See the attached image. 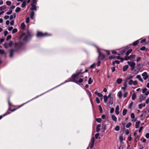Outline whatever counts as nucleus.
<instances>
[{
	"mask_svg": "<svg viewBox=\"0 0 149 149\" xmlns=\"http://www.w3.org/2000/svg\"><path fill=\"white\" fill-rule=\"evenodd\" d=\"M80 72H77L75 74L72 75V81L77 84L81 83L82 82L83 79L81 78H80L78 77V76L80 74Z\"/></svg>",
	"mask_w": 149,
	"mask_h": 149,
	"instance_id": "obj_1",
	"label": "nucleus"
},
{
	"mask_svg": "<svg viewBox=\"0 0 149 149\" xmlns=\"http://www.w3.org/2000/svg\"><path fill=\"white\" fill-rule=\"evenodd\" d=\"M33 36V34H31L28 31H27V34H26L24 33H23L22 35V37H24V38L23 39V40L25 41H28L30 40Z\"/></svg>",
	"mask_w": 149,
	"mask_h": 149,
	"instance_id": "obj_2",
	"label": "nucleus"
},
{
	"mask_svg": "<svg viewBox=\"0 0 149 149\" xmlns=\"http://www.w3.org/2000/svg\"><path fill=\"white\" fill-rule=\"evenodd\" d=\"M65 82H63V83H61V84H59V85H58V86H56V87H54V88H52V89H50V90H49L48 91H47V92H45V93H42V94H40V95H38V96H36V97H35V98H33L32 99H31V100H29V101H28L27 102H26V103H24L23 104H22V105H21L20 106V107H21L22 106H23L24 104H26L27 103H28V102H29V101H31V100H33V99H36V98H37V97H39V96H41V95H42L43 94H44V93H47V92H48V91H50V90H52V89H54V88H56V87H58V86H61V85H62V84H65Z\"/></svg>",
	"mask_w": 149,
	"mask_h": 149,
	"instance_id": "obj_3",
	"label": "nucleus"
},
{
	"mask_svg": "<svg viewBox=\"0 0 149 149\" xmlns=\"http://www.w3.org/2000/svg\"><path fill=\"white\" fill-rule=\"evenodd\" d=\"M65 82H63V83H61V84H59V85H58V86H56V87H54V88H52V89H50V90H49L48 91H47V92H45V93H42V94H40V95H38V96H36V97H35V98H33L32 99H31V100H29V101H28L27 102H26V103H24L23 104H22V105H21L20 106V107H21L22 106H23L24 104H26L27 103H28V102H29V101H31V100H33V99H36V98H37V97H39V96H41V95H42L43 94H44V93H47V92H48V91H50V90H52V89H54V88H56V87H58V86H61V85H62V84H65Z\"/></svg>",
	"mask_w": 149,
	"mask_h": 149,
	"instance_id": "obj_4",
	"label": "nucleus"
},
{
	"mask_svg": "<svg viewBox=\"0 0 149 149\" xmlns=\"http://www.w3.org/2000/svg\"><path fill=\"white\" fill-rule=\"evenodd\" d=\"M36 36L37 37H41L44 36H49V35L47 33L43 34L41 32H38Z\"/></svg>",
	"mask_w": 149,
	"mask_h": 149,
	"instance_id": "obj_5",
	"label": "nucleus"
},
{
	"mask_svg": "<svg viewBox=\"0 0 149 149\" xmlns=\"http://www.w3.org/2000/svg\"><path fill=\"white\" fill-rule=\"evenodd\" d=\"M98 52L99 54L98 56L99 59L101 60H103L105 58V55L99 51H98Z\"/></svg>",
	"mask_w": 149,
	"mask_h": 149,
	"instance_id": "obj_6",
	"label": "nucleus"
},
{
	"mask_svg": "<svg viewBox=\"0 0 149 149\" xmlns=\"http://www.w3.org/2000/svg\"><path fill=\"white\" fill-rule=\"evenodd\" d=\"M129 85H132L133 84L134 86L136 85L137 84V82L136 80L133 81L132 80H130L128 82Z\"/></svg>",
	"mask_w": 149,
	"mask_h": 149,
	"instance_id": "obj_7",
	"label": "nucleus"
},
{
	"mask_svg": "<svg viewBox=\"0 0 149 149\" xmlns=\"http://www.w3.org/2000/svg\"><path fill=\"white\" fill-rule=\"evenodd\" d=\"M95 142V139L94 137H93L91 139L90 142V148L91 149H92L94 143Z\"/></svg>",
	"mask_w": 149,
	"mask_h": 149,
	"instance_id": "obj_8",
	"label": "nucleus"
},
{
	"mask_svg": "<svg viewBox=\"0 0 149 149\" xmlns=\"http://www.w3.org/2000/svg\"><path fill=\"white\" fill-rule=\"evenodd\" d=\"M146 98V97L144 96L143 95H141L139 96V98L138 100V101L139 102H140L143 100H144Z\"/></svg>",
	"mask_w": 149,
	"mask_h": 149,
	"instance_id": "obj_9",
	"label": "nucleus"
},
{
	"mask_svg": "<svg viewBox=\"0 0 149 149\" xmlns=\"http://www.w3.org/2000/svg\"><path fill=\"white\" fill-rule=\"evenodd\" d=\"M128 64L130 65L132 68L131 70H133L134 68V66L135 65V63L134 62H130L128 61L127 62Z\"/></svg>",
	"mask_w": 149,
	"mask_h": 149,
	"instance_id": "obj_10",
	"label": "nucleus"
},
{
	"mask_svg": "<svg viewBox=\"0 0 149 149\" xmlns=\"http://www.w3.org/2000/svg\"><path fill=\"white\" fill-rule=\"evenodd\" d=\"M17 50L16 49H12L10 51V54L9 56L10 58H12L13 57L14 53L17 52Z\"/></svg>",
	"mask_w": 149,
	"mask_h": 149,
	"instance_id": "obj_11",
	"label": "nucleus"
},
{
	"mask_svg": "<svg viewBox=\"0 0 149 149\" xmlns=\"http://www.w3.org/2000/svg\"><path fill=\"white\" fill-rule=\"evenodd\" d=\"M147 74V73L146 72H144L142 74V75L144 80H146L148 78V75Z\"/></svg>",
	"mask_w": 149,
	"mask_h": 149,
	"instance_id": "obj_12",
	"label": "nucleus"
},
{
	"mask_svg": "<svg viewBox=\"0 0 149 149\" xmlns=\"http://www.w3.org/2000/svg\"><path fill=\"white\" fill-rule=\"evenodd\" d=\"M36 5H31L32 7L30 8V10L31 11L35 10L36 11L37 8H38L39 7L38 6L37 7Z\"/></svg>",
	"mask_w": 149,
	"mask_h": 149,
	"instance_id": "obj_13",
	"label": "nucleus"
},
{
	"mask_svg": "<svg viewBox=\"0 0 149 149\" xmlns=\"http://www.w3.org/2000/svg\"><path fill=\"white\" fill-rule=\"evenodd\" d=\"M22 45V42H20L18 44L15 43V46L16 47H18L19 48H20Z\"/></svg>",
	"mask_w": 149,
	"mask_h": 149,
	"instance_id": "obj_14",
	"label": "nucleus"
},
{
	"mask_svg": "<svg viewBox=\"0 0 149 149\" xmlns=\"http://www.w3.org/2000/svg\"><path fill=\"white\" fill-rule=\"evenodd\" d=\"M119 107L118 106H117L115 109V112L116 113V115H118L119 114Z\"/></svg>",
	"mask_w": 149,
	"mask_h": 149,
	"instance_id": "obj_15",
	"label": "nucleus"
},
{
	"mask_svg": "<svg viewBox=\"0 0 149 149\" xmlns=\"http://www.w3.org/2000/svg\"><path fill=\"white\" fill-rule=\"evenodd\" d=\"M109 100V103L111 105L113 104V97H110Z\"/></svg>",
	"mask_w": 149,
	"mask_h": 149,
	"instance_id": "obj_16",
	"label": "nucleus"
},
{
	"mask_svg": "<svg viewBox=\"0 0 149 149\" xmlns=\"http://www.w3.org/2000/svg\"><path fill=\"white\" fill-rule=\"evenodd\" d=\"M136 78L138 79L139 81H140L141 82H143V81L142 79L141 78V76L139 75H137L136 76Z\"/></svg>",
	"mask_w": 149,
	"mask_h": 149,
	"instance_id": "obj_17",
	"label": "nucleus"
},
{
	"mask_svg": "<svg viewBox=\"0 0 149 149\" xmlns=\"http://www.w3.org/2000/svg\"><path fill=\"white\" fill-rule=\"evenodd\" d=\"M35 13L33 11H32L30 14V18L32 19H34V15Z\"/></svg>",
	"mask_w": 149,
	"mask_h": 149,
	"instance_id": "obj_18",
	"label": "nucleus"
},
{
	"mask_svg": "<svg viewBox=\"0 0 149 149\" xmlns=\"http://www.w3.org/2000/svg\"><path fill=\"white\" fill-rule=\"evenodd\" d=\"M37 0H32L31 5H36Z\"/></svg>",
	"mask_w": 149,
	"mask_h": 149,
	"instance_id": "obj_19",
	"label": "nucleus"
},
{
	"mask_svg": "<svg viewBox=\"0 0 149 149\" xmlns=\"http://www.w3.org/2000/svg\"><path fill=\"white\" fill-rule=\"evenodd\" d=\"M129 66L128 65H126L123 67V71L124 72L128 68Z\"/></svg>",
	"mask_w": 149,
	"mask_h": 149,
	"instance_id": "obj_20",
	"label": "nucleus"
},
{
	"mask_svg": "<svg viewBox=\"0 0 149 149\" xmlns=\"http://www.w3.org/2000/svg\"><path fill=\"white\" fill-rule=\"evenodd\" d=\"M6 8V5H3L0 7V11L4 10Z\"/></svg>",
	"mask_w": 149,
	"mask_h": 149,
	"instance_id": "obj_21",
	"label": "nucleus"
},
{
	"mask_svg": "<svg viewBox=\"0 0 149 149\" xmlns=\"http://www.w3.org/2000/svg\"><path fill=\"white\" fill-rule=\"evenodd\" d=\"M145 106V103L140 104L139 105V109H141L143 107H144Z\"/></svg>",
	"mask_w": 149,
	"mask_h": 149,
	"instance_id": "obj_22",
	"label": "nucleus"
},
{
	"mask_svg": "<svg viewBox=\"0 0 149 149\" xmlns=\"http://www.w3.org/2000/svg\"><path fill=\"white\" fill-rule=\"evenodd\" d=\"M117 96L119 98H121L122 97V94L121 91H119L118 92Z\"/></svg>",
	"mask_w": 149,
	"mask_h": 149,
	"instance_id": "obj_23",
	"label": "nucleus"
},
{
	"mask_svg": "<svg viewBox=\"0 0 149 149\" xmlns=\"http://www.w3.org/2000/svg\"><path fill=\"white\" fill-rule=\"evenodd\" d=\"M100 127H101V125L100 124H98L97 125V126H96V132H99V131H100Z\"/></svg>",
	"mask_w": 149,
	"mask_h": 149,
	"instance_id": "obj_24",
	"label": "nucleus"
},
{
	"mask_svg": "<svg viewBox=\"0 0 149 149\" xmlns=\"http://www.w3.org/2000/svg\"><path fill=\"white\" fill-rule=\"evenodd\" d=\"M133 78V77L131 75L129 76L128 77L126 78L125 80V82H127L129 80L132 79Z\"/></svg>",
	"mask_w": 149,
	"mask_h": 149,
	"instance_id": "obj_25",
	"label": "nucleus"
},
{
	"mask_svg": "<svg viewBox=\"0 0 149 149\" xmlns=\"http://www.w3.org/2000/svg\"><path fill=\"white\" fill-rule=\"evenodd\" d=\"M122 81V79L121 78H119L117 79L116 81L117 83L118 84H121Z\"/></svg>",
	"mask_w": 149,
	"mask_h": 149,
	"instance_id": "obj_26",
	"label": "nucleus"
},
{
	"mask_svg": "<svg viewBox=\"0 0 149 149\" xmlns=\"http://www.w3.org/2000/svg\"><path fill=\"white\" fill-rule=\"evenodd\" d=\"M26 1H23L22 4V5H21V7L22 8H23L25 6H26Z\"/></svg>",
	"mask_w": 149,
	"mask_h": 149,
	"instance_id": "obj_27",
	"label": "nucleus"
},
{
	"mask_svg": "<svg viewBox=\"0 0 149 149\" xmlns=\"http://www.w3.org/2000/svg\"><path fill=\"white\" fill-rule=\"evenodd\" d=\"M21 28L22 29H24L25 28V25L24 23L23 22L21 24Z\"/></svg>",
	"mask_w": 149,
	"mask_h": 149,
	"instance_id": "obj_28",
	"label": "nucleus"
},
{
	"mask_svg": "<svg viewBox=\"0 0 149 149\" xmlns=\"http://www.w3.org/2000/svg\"><path fill=\"white\" fill-rule=\"evenodd\" d=\"M132 49H130L129 50H128L126 53V55L128 56L129 54L132 52Z\"/></svg>",
	"mask_w": 149,
	"mask_h": 149,
	"instance_id": "obj_29",
	"label": "nucleus"
},
{
	"mask_svg": "<svg viewBox=\"0 0 149 149\" xmlns=\"http://www.w3.org/2000/svg\"><path fill=\"white\" fill-rule=\"evenodd\" d=\"M111 118L114 121H116L117 120V118L114 115H113L111 116Z\"/></svg>",
	"mask_w": 149,
	"mask_h": 149,
	"instance_id": "obj_30",
	"label": "nucleus"
},
{
	"mask_svg": "<svg viewBox=\"0 0 149 149\" xmlns=\"http://www.w3.org/2000/svg\"><path fill=\"white\" fill-rule=\"evenodd\" d=\"M0 54L1 55L6 54V53L4 52V50L0 49Z\"/></svg>",
	"mask_w": 149,
	"mask_h": 149,
	"instance_id": "obj_31",
	"label": "nucleus"
},
{
	"mask_svg": "<svg viewBox=\"0 0 149 149\" xmlns=\"http://www.w3.org/2000/svg\"><path fill=\"white\" fill-rule=\"evenodd\" d=\"M127 109H124L123 111V116H125V115L126 113H127Z\"/></svg>",
	"mask_w": 149,
	"mask_h": 149,
	"instance_id": "obj_32",
	"label": "nucleus"
},
{
	"mask_svg": "<svg viewBox=\"0 0 149 149\" xmlns=\"http://www.w3.org/2000/svg\"><path fill=\"white\" fill-rule=\"evenodd\" d=\"M136 95L135 93H134L132 95V99L133 100H134L136 98Z\"/></svg>",
	"mask_w": 149,
	"mask_h": 149,
	"instance_id": "obj_33",
	"label": "nucleus"
},
{
	"mask_svg": "<svg viewBox=\"0 0 149 149\" xmlns=\"http://www.w3.org/2000/svg\"><path fill=\"white\" fill-rule=\"evenodd\" d=\"M140 122H136L135 123V128L137 129L139 127V124Z\"/></svg>",
	"mask_w": 149,
	"mask_h": 149,
	"instance_id": "obj_34",
	"label": "nucleus"
},
{
	"mask_svg": "<svg viewBox=\"0 0 149 149\" xmlns=\"http://www.w3.org/2000/svg\"><path fill=\"white\" fill-rule=\"evenodd\" d=\"M93 82V80L90 77L89 78L88 81V84H91L92 82Z\"/></svg>",
	"mask_w": 149,
	"mask_h": 149,
	"instance_id": "obj_35",
	"label": "nucleus"
},
{
	"mask_svg": "<svg viewBox=\"0 0 149 149\" xmlns=\"http://www.w3.org/2000/svg\"><path fill=\"white\" fill-rule=\"evenodd\" d=\"M135 56V55H131L129 56V59H134V58Z\"/></svg>",
	"mask_w": 149,
	"mask_h": 149,
	"instance_id": "obj_36",
	"label": "nucleus"
},
{
	"mask_svg": "<svg viewBox=\"0 0 149 149\" xmlns=\"http://www.w3.org/2000/svg\"><path fill=\"white\" fill-rule=\"evenodd\" d=\"M139 42V41L138 40H136L134 42L132 43V45L134 46H135L137 45V44Z\"/></svg>",
	"mask_w": 149,
	"mask_h": 149,
	"instance_id": "obj_37",
	"label": "nucleus"
},
{
	"mask_svg": "<svg viewBox=\"0 0 149 149\" xmlns=\"http://www.w3.org/2000/svg\"><path fill=\"white\" fill-rule=\"evenodd\" d=\"M21 10V8L19 7H17L15 9V12L16 13H18Z\"/></svg>",
	"mask_w": 149,
	"mask_h": 149,
	"instance_id": "obj_38",
	"label": "nucleus"
},
{
	"mask_svg": "<svg viewBox=\"0 0 149 149\" xmlns=\"http://www.w3.org/2000/svg\"><path fill=\"white\" fill-rule=\"evenodd\" d=\"M107 100V96L105 95L104 96V101L105 103H106Z\"/></svg>",
	"mask_w": 149,
	"mask_h": 149,
	"instance_id": "obj_39",
	"label": "nucleus"
},
{
	"mask_svg": "<svg viewBox=\"0 0 149 149\" xmlns=\"http://www.w3.org/2000/svg\"><path fill=\"white\" fill-rule=\"evenodd\" d=\"M140 50H142V51H144V50H146V51H147V49H146V47L144 46H143V47H142L141 48H140Z\"/></svg>",
	"mask_w": 149,
	"mask_h": 149,
	"instance_id": "obj_40",
	"label": "nucleus"
},
{
	"mask_svg": "<svg viewBox=\"0 0 149 149\" xmlns=\"http://www.w3.org/2000/svg\"><path fill=\"white\" fill-rule=\"evenodd\" d=\"M17 31V30L16 29H14L13 30L12 33H16Z\"/></svg>",
	"mask_w": 149,
	"mask_h": 149,
	"instance_id": "obj_41",
	"label": "nucleus"
},
{
	"mask_svg": "<svg viewBox=\"0 0 149 149\" xmlns=\"http://www.w3.org/2000/svg\"><path fill=\"white\" fill-rule=\"evenodd\" d=\"M4 47L6 48H7L9 47H10L9 46L8 44H7V43H4Z\"/></svg>",
	"mask_w": 149,
	"mask_h": 149,
	"instance_id": "obj_42",
	"label": "nucleus"
},
{
	"mask_svg": "<svg viewBox=\"0 0 149 149\" xmlns=\"http://www.w3.org/2000/svg\"><path fill=\"white\" fill-rule=\"evenodd\" d=\"M115 130L116 131H118L120 130V127L119 126H117L116 127Z\"/></svg>",
	"mask_w": 149,
	"mask_h": 149,
	"instance_id": "obj_43",
	"label": "nucleus"
},
{
	"mask_svg": "<svg viewBox=\"0 0 149 149\" xmlns=\"http://www.w3.org/2000/svg\"><path fill=\"white\" fill-rule=\"evenodd\" d=\"M11 38V36L10 35L8 36L6 38L7 40H9Z\"/></svg>",
	"mask_w": 149,
	"mask_h": 149,
	"instance_id": "obj_44",
	"label": "nucleus"
},
{
	"mask_svg": "<svg viewBox=\"0 0 149 149\" xmlns=\"http://www.w3.org/2000/svg\"><path fill=\"white\" fill-rule=\"evenodd\" d=\"M124 59L126 61H127L128 59H130L129 56H128L126 55V56H125Z\"/></svg>",
	"mask_w": 149,
	"mask_h": 149,
	"instance_id": "obj_45",
	"label": "nucleus"
},
{
	"mask_svg": "<svg viewBox=\"0 0 149 149\" xmlns=\"http://www.w3.org/2000/svg\"><path fill=\"white\" fill-rule=\"evenodd\" d=\"M12 13V10H10L7 12L6 13V14L8 15H10Z\"/></svg>",
	"mask_w": 149,
	"mask_h": 149,
	"instance_id": "obj_46",
	"label": "nucleus"
},
{
	"mask_svg": "<svg viewBox=\"0 0 149 149\" xmlns=\"http://www.w3.org/2000/svg\"><path fill=\"white\" fill-rule=\"evenodd\" d=\"M101 120L102 119L101 118H97L96 119V121L99 123L101 122Z\"/></svg>",
	"mask_w": 149,
	"mask_h": 149,
	"instance_id": "obj_47",
	"label": "nucleus"
},
{
	"mask_svg": "<svg viewBox=\"0 0 149 149\" xmlns=\"http://www.w3.org/2000/svg\"><path fill=\"white\" fill-rule=\"evenodd\" d=\"M6 3L7 6H10L11 4V3L10 1H6Z\"/></svg>",
	"mask_w": 149,
	"mask_h": 149,
	"instance_id": "obj_48",
	"label": "nucleus"
},
{
	"mask_svg": "<svg viewBox=\"0 0 149 149\" xmlns=\"http://www.w3.org/2000/svg\"><path fill=\"white\" fill-rule=\"evenodd\" d=\"M131 125V123H128L126 125V127L127 128L129 127H130Z\"/></svg>",
	"mask_w": 149,
	"mask_h": 149,
	"instance_id": "obj_49",
	"label": "nucleus"
},
{
	"mask_svg": "<svg viewBox=\"0 0 149 149\" xmlns=\"http://www.w3.org/2000/svg\"><path fill=\"white\" fill-rule=\"evenodd\" d=\"M29 21H30V19H29V17H27L26 19V22L27 23H28L29 22Z\"/></svg>",
	"mask_w": 149,
	"mask_h": 149,
	"instance_id": "obj_50",
	"label": "nucleus"
},
{
	"mask_svg": "<svg viewBox=\"0 0 149 149\" xmlns=\"http://www.w3.org/2000/svg\"><path fill=\"white\" fill-rule=\"evenodd\" d=\"M131 117L132 118H135V116L134 113H132L131 114Z\"/></svg>",
	"mask_w": 149,
	"mask_h": 149,
	"instance_id": "obj_51",
	"label": "nucleus"
},
{
	"mask_svg": "<svg viewBox=\"0 0 149 149\" xmlns=\"http://www.w3.org/2000/svg\"><path fill=\"white\" fill-rule=\"evenodd\" d=\"M96 102L97 104H99L100 103V100H99V98L98 97H97L96 98Z\"/></svg>",
	"mask_w": 149,
	"mask_h": 149,
	"instance_id": "obj_52",
	"label": "nucleus"
},
{
	"mask_svg": "<svg viewBox=\"0 0 149 149\" xmlns=\"http://www.w3.org/2000/svg\"><path fill=\"white\" fill-rule=\"evenodd\" d=\"M99 109L100 111V112L102 113V108L101 107L100 105H99Z\"/></svg>",
	"mask_w": 149,
	"mask_h": 149,
	"instance_id": "obj_53",
	"label": "nucleus"
},
{
	"mask_svg": "<svg viewBox=\"0 0 149 149\" xmlns=\"http://www.w3.org/2000/svg\"><path fill=\"white\" fill-rule=\"evenodd\" d=\"M99 135V133L96 134L95 135V139H97L98 138V137Z\"/></svg>",
	"mask_w": 149,
	"mask_h": 149,
	"instance_id": "obj_54",
	"label": "nucleus"
},
{
	"mask_svg": "<svg viewBox=\"0 0 149 149\" xmlns=\"http://www.w3.org/2000/svg\"><path fill=\"white\" fill-rule=\"evenodd\" d=\"M147 89L146 88L143 89L142 90V92L143 93H145L147 91Z\"/></svg>",
	"mask_w": 149,
	"mask_h": 149,
	"instance_id": "obj_55",
	"label": "nucleus"
},
{
	"mask_svg": "<svg viewBox=\"0 0 149 149\" xmlns=\"http://www.w3.org/2000/svg\"><path fill=\"white\" fill-rule=\"evenodd\" d=\"M9 46L10 47H11L13 43L12 41H10L9 42V43H8Z\"/></svg>",
	"mask_w": 149,
	"mask_h": 149,
	"instance_id": "obj_56",
	"label": "nucleus"
},
{
	"mask_svg": "<svg viewBox=\"0 0 149 149\" xmlns=\"http://www.w3.org/2000/svg\"><path fill=\"white\" fill-rule=\"evenodd\" d=\"M97 95L99 97H102V94L101 93H97Z\"/></svg>",
	"mask_w": 149,
	"mask_h": 149,
	"instance_id": "obj_57",
	"label": "nucleus"
},
{
	"mask_svg": "<svg viewBox=\"0 0 149 149\" xmlns=\"http://www.w3.org/2000/svg\"><path fill=\"white\" fill-rule=\"evenodd\" d=\"M127 94H128V92H125L124 95H123V97H127Z\"/></svg>",
	"mask_w": 149,
	"mask_h": 149,
	"instance_id": "obj_58",
	"label": "nucleus"
},
{
	"mask_svg": "<svg viewBox=\"0 0 149 149\" xmlns=\"http://www.w3.org/2000/svg\"><path fill=\"white\" fill-rule=\"evenodd\" d=\"M111 69L112 72H113L115 71V68L114 67H112Z\"/></svg>",
	"mask_w": 149,
	"mask_h": 149,
	"instance_id": "obj_59",
	"label": "nucleus"
},
{
	"mask_svg": "<svg viewBox=\"0 0 149 149\" xmlns=\"http://www.w3.org/2000/svg\"><path fill=\"white\" fill-rule=\"evenodd\" d=\"M114 110V109L113 108H111L110 111V113H112L113 112Z\"/></svg>",
	"mask_w": 149,
	"mask_h": 149,
	"instance_id": "obj_60",
	"label": "nucleus"
},
{
	"mask_svg": "<svg viewBox=\"0 0 149 149\" xmlns=\"http://www.w3.org/2000/svg\"><path fill=\"white\" fill-rule=\"evenodd\" d=\"M13 29V28L12 26H10L8 28V30L9 31H11Z\"/></svg>",
	"mask_w": 149,
	"mask_h": 149,
	"instance_id": "obj_61",
	"label": "nucleus"
},
{
	"mask_svg": "<svg viewBox=\"0 0 149 149\" xmlns=\"http://www.w3.org/2000/svg\"><path fill=\"white\" fill-rule=\"evenodd\" d=\"M129 131L128 130H127L125 131V133L127 135L129 134Z\"/></svg>",
	"mask_w": 149,
	"mask_h": 149,
	"instance_id": "obj_62",
	"label": "nucleus"
},
{
	"mask_svg": "<svg viewBox=\"0 0 149 149\" xmlns=\"http://www.w3.org/2000/svg\"><path fill=\"white\" fill-rule=\"evenodd\" d=\"M146 138L148 139L149 138V134L147 133L146 135Z\"/></svg>",
	"mask_w": 149,
	"mask_h": 149,
	"instance_id": "obj_63",
	"label": "nucleus"
},
{
	"mask_svg": "<svg viewBox=\"0 0 149 149\" xmlns=\"http://www.w3.org/2000/svg\"><path fill=\"white\" fill-rule=\"evenodd\" d=\"M123 146L122 145H121L120 146L118 149H123Z\"/></svg>",
	"mask_w": 149,
	"mask_h": 149,
	"instance_id": "obj_64",
	"label": "nucleus"
}]
</instances>
